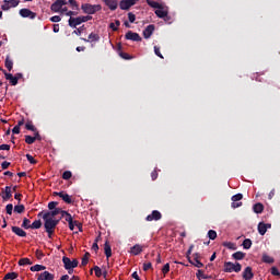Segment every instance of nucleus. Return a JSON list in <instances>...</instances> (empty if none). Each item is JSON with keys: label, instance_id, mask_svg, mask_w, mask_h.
I'll return each instance as SVG.
<instances>
[{"label": "nucleus", "instance_id": "f257e3e1", "mask_svg": "<svg viewBox=\"0 0 280 280\" xmlns=\"http://www.w3.org/2000/svg\"><path fill=\"white\" fill-rule=\"evenodd\" d=\"M81 10L84 14L94 15L97 12H101L103 10V7L101 4L83 3L81 5Z\"/></svg>", "mask_w": 280, "mask_h": 280}, {"label": "nucleus", "instance_id": "f03ea898", "mask_svg": "<svg viewBox=\"0 0 280 280\" xmlns=\"http://www.w3.org/2000/svg\"><path fill=\"white\" fill-rule=\"evenodd\" d=\"M43 220L45 221L44 228H45L46 233H51V231H55L60 222L59 220H56L54 218H48V217L43 218Z\"/></svg>", "mask_w": 280, "mask_h": 280}, {"label": "nucleus", "instance_id": "7ed1b4c3", "mask_svg": "<svg viewBox=\"0 0 280 280\" xmlns=\"http://www.w3.org/2000/svg\"><path fill=\"white\" fill-rule=\"evenodd\" d=\"M62 264L66 270H73L74 268H78L79 260H77V258L71 260V258H68V256H63Z\"/></svg>", "mask_w": 280, "mask_h": 280}, {"label": "nucleus", "instance_id": "20e7f679", "mask_svg": "<svg viewBox=\"0 0 280 280\" xmlns=\"http://www.w3.org/2000/svg\"><path fill=\"white\" fill-rule=\"evenodd\" d=\"M224 272L231 273V272H240L242 270V265L240 262H224Z\"/></svg>", "mask_w": 280, "mask_h": 280}, {"label": "nucleus", "instance_id": "39448f33", "mask_svg": "<svg viewBox=\"0 0 280 280\" xmlns=\"http://www.w3.org/2000/svg\"><path fill=\"white\" fill-rule=\"evenodd\" d=\"M68 5V1L67 0H56L51 5H50V10L54 13H60L62 8Z\"/></svg>", "mask_w": 280, "mask_h": 280}, {"label": "nucleus", "instance_id": "423d86ee", "mask_svg": "<svg viewBox=\"0 0 280 280\" xmlns=\"http://www.w3.org/2000/svg\"><path fill=\"white\" fill-rule=\"evenodd\" d=\"M19 14L23 19H30V20H35L37 18V13L33 12L32 10L27 8H23L19 11Z\"/></svg>", "mask_w": 280, "mask_h": 280}, {"label": "nucleus", "instance_id": "0eeeda50", "mask_svg": "<svg viewBox=\"0 0 280 280\" xmlns=\"http://www.w3.org/2000/svg\"><path fill=\"white\" fill-rule=\"evenodd\" d=\"M138 0H121L119 8L122 11H129L132 7L137 4Z\"/></svg>", "mask_w": 280, "mask_h": 280}, {"label": "nucleus", "instance_id": "6e6552de", "mask_svg": "<svg viewBox=\"0 0 280 280\" xmlns=\"http://www.w3.org/2000/svg\"><path fill=\"white\" fill-rule=\"evenodd\" d=\"M0 196L3 201H9L13 195H12V187L11 186H5L4 188H1Z\"/></svg>", "mask_w": 280, "mask_h": 280}, {"label": "nucleus", "instance_id": "1a4fd4ad", "mask_svg": "<svg viewBox=\"0 0 280 280\" xmlns=\"http://www.w3.org/2000/svg\"><path fill=\"white\" fill-rule=\"evenodd\" d=\"M125 38L127 40H131V42H136V43L142 42V37L140 36V34L132 32V31H128L125 35Z\"/></svg>", "mask_w": 280, "mask_h": 280}, {"label": "nucleus", "instance_id": "9d476101", "mask_svg": "<svg viewBox=\"0 0 280 280\" xmlns=\"http://www.w3.org/2000/svg\"><path fill=\"white\" fill-rule=\"evenodd\" d=\"M84 23L83 16H77V18H69L68 24L71 28H77L81 24Z\"/></svg>", "mask_w": 280, "mask_h": 280}, {"label": "nucleus", "instance_id": "9b49d317", "mask_svg": "<svg viewBox=\"0 0 280 280\" xmlns=\"http://www.w3.org/2000/svg\"><path fill=\"white\" fill-rule=\"evenodd\" d=\"M163 218V214L159 210H153L150 214L145 217L148 222L160 221Z\"/></svg>", "mask_w": 280, "mask_h": 280}, {"label": "nucleus", "instance_id": "f8f14e48", "mask_svg": "<svg viewBox=\"0 0 280 280\" xmlns=\"http://www.w3.org/2000/svg\"><path fill=\"white\" fill-rule=\"evenodd\" d=\"M144 248H148V245H133L132 247H130V254L133 256H139L140 254L143 253Z\"/></svg>", "mask_w": 280, "mask_h": 280}, {"label": "nucleus", "instance_id": "ddd939ff", "mask_svg": "<svg viewBox=\"0 0 280 280\" xmlns=\"http://www.w3.org/2000/svg\"><path fill=\"white\" fill-rule=\"evenodd\" d=\"M54 196H58L61 198L67 205H71L73 202L71 196L65 191H54Z\"/></svg>", "mask_w": 280, "mask_h": 280}, {"label": "nucleus", "instance_id": "4468645a", "mask_svg": "<svg viewBox=\"0 0 280 280\" xmlns=\"http://www.w3.org/2000/svg\"><path fill=\"white\" fill-rule=\"evenodd\" d=\"M3 74L5 80H8L12 86H16L19 84L18 77H14L12 73H8L5 70H3Z\"/></svg>", "mask_w": 280, "mask_h": 280}, {"label": "nucleus", "instance_id": "2eb2a0df", "mask_svg": "<svg viewBox=\"0 0 280 280\" xmlns=\"http://www.w3.org/2000/svg\"><path fill=\"white\" fill-rule=\"evenodd\" d=\"M81 40L84 43H98L101 40V36L96 33L89 34V38L81 37Z\"/></svg>", "mask_w": 280, "mask_h": 280}, {"label": "nucleus", "instance_id": "dca6fc26", "mask_svg": "<svg viewBox=\"0 0 280 280\" xmlns=\"http://www.w3.org/2000/svg\"><path fill=\"white\" fill-rule=\"evenodd\" d=\"M60 212H61V208L51 209V211H46V212L43 214V219H48V218L54 219L55 217L59 215Z\"/></svg>", "mask_w": 280, "mask_h": 280}, {"label": "nucleus", "instance_id": "f3484780", "mask_svg": "<svg viewBox=\"0 0 280 280\" xmlns=\"http://www.w3.org/2000/svg\"><path fill=\"white\" fill-rule=\"evenodd\" d=\"M152 34H154V24H150L144 28L143 31L144 39H150V37H152Z\"/></svg>", "mask_w": 280, "mask_h": 280}, {"label": "nucleus", "instance_id": "a211bd4d", "mask_svg": "<svg viewBox=\"0 0 280 280\" xmlns=\"http://www.w3.org/2000/svg\"><path fill=\"white\" fill-rule=\"evenodd\" d=\"M37 280H55V275L50 271H43L38 275Z\"/></svg>", "mask_w": 280, "mask_h": 280}, {"label": "nucleus", "instance_id": "6ab92c4d", "mask_svg": "<svg viewBox=\"0 0 280 280\" xmlns=\"http://www.w3.org/2000/svg\"><path fill=\"white\" fill-rule=\"evenodd\" d=\"M242 277L244 280H252L254 278L253 269L252 267H245Z\"/></svg>", "mask_w": 280, "mask_h": 280}, {"label": "nucleus", "instance_id": "aec40b11", "mask_svg": "<svg viewBox=\"0 0 280 280\" xmlns=\"http://www.w3.org/2000/svg\"><path fill=\"white\" fill-rule=\"evenodd\" d=\"M11 231H12V233L18 235L19 237H26L27 236V232H25V230H22V228H16V225H13L11 228Z\"/></svg>", "mask_w": 280, "mask_h": 280}, {"label": "nucleus", "instance_id": "412c9836", "mask_svg": "<svg viewBox=\"0 0 280 280\" xmlns=\"http://www.w3.org/2000/svg\"><path fill=\"white\" fill-rule=\"evenodd\" d=\"M110 11L118 9V2L116 0H102Z\"/></svg>", "mask_w": 280, "mask_h": 280}, {"label": "nucleus", "instance_id": "4be33fe9", "mask_svg": "<svg viewBox=\"0 0 280 280\" xmlns=\"http://www.w3.org/2000/svg\"><path fill=\"white\" fill-rule=\"evenodd\" d=\"M104 253L107 259H109L113 256V249L109 241H105L104 243Z\"/></svg>", "mask_w": 280, "mask_h": 280}, {"label": "nucleus", "instance_id": "5701e85b", "mask_svg": "<svg viewBox=\"0 0 280 280\" xmlns=\"http://www.w3.org/2000/svg\"><path fill=\"white\" fill-rule=\"evenodd\" d=\"M13 66H14V62L13 60L10 58V56H7L5 57V61H4V67L5 69L11 72L13 70Z\"/></svg>", "mask_w": 280, "mask_h": 280}, {"label": "nucleus", "instance_id": "b1692460", "mask_svg": "<svg viewBox=\"0 0 280 280\" xmlns=\"http://www.w3.org/2000/svg\"><path fill=\"white\" fill-rule=\"evenodd\" d=\"M155 15L159 19H165L167 18V10H163V8H158V10H155Z\"/></svg>", "mask_w": 280, "mask_h": 280}, {"label": "nucleus", "instance_id": "393cba45", "mask_svg": "<svg viewBox=\"0 0 280 280\" xmlns=\"http://www.w3.org/2000/svg\"><path fill=\"white\" fill-rule=\"evenodd\" d=\"M19 278V273H16V271H11L9 273H5V276L3 277V280H15Z\"/></svg>", "mask_w": 280, "mask_h": 280}, {"label": "nucleus", "instance_id": "a878e982", "mask_svg": "<svg viewBox=\"0 0 280 280\" xmlns=\"http://www.w3.org/2000/svg\"><path fill=\"white\" fill-rule=\"evenodd\" d=\"M46 269H47V267H45V265H33V267H30V270L32 272H39V271H43Z\"/></svg>", "mask_w": 280, "mask_h": 280}, {"label": "nucleus", "instance_id": "bb28decb", "mask_svg": "<svg viewBox=\"0 0 280 280\" xmlns=\"http://www.w3.org/2000/svg\"><path fill=\"white\" fill-rule=\"evenodd\" d=\"M25 129L32 132H36L37 128L35 127V125L33 124V120H27L25 122Z\"/></svg>", "mask_w": 280, "mask_h": 280}, {"label": "nucleus", "instance_id": "cd10ccee", "mask_svg": "<svg viewBox=\"0 0 280 280\" xmlns=\"http://www.w3.org/2000/svg\"><path fill=\"white\" fill-rule=\"evenodd\" d=\"M253 209L255 213L260 214L264 211V205L261 202H257L253 206Z\"/></svg>", "mask_w": 280, "mask_h": 280}, {"label": "nucleus", "instance_id": "c85d7f7f", "mask_svg": "<svg viewBox=\"0 0 280 280\" xmlns=\"http://www.w3.org/2000/svg\"><path fill=\"white\" fill-rule=\"evenodd\" d=\"M267 232V225L265 222H259L258 223V233L262 236Z\"/></svg>", "mask_w": 280, "mask_h": 280}, {"label": "nucleus", "instance_id": "c756f323", "mask_svg": "<svg viewBox=\"0 0 280 280\" xmlns=\"http://www.w3.org/2000/svg\"><path fill=\"white\" fill-rule=\"evenodd\" d=\"M196 277L198 280H202V279H211V276H207L205 275V271L202 269H198Z\"/></svg>", "mask_w": 280, "mask_h": 280}, {"label": "nucleus", "instance_id": "7c9ffc66", "mask_svg": "<svg viewBox=\"0 0 280 280\" xmlns=\"http://www.w3.org/2000/svg\"><path fill=\"white\" fill-rule=\"evenodd\" d=\"M19 266H32L33 262L31 260V258H20V260L18 261Z\"/></svg>", "mask_w": 280, "mask_h": 280}, {"label": "nucleus", "instance_id": "2f4dec72", "mask_svg": "<svg viewBox=\"0 0 280 280\" xmlns=\"http://www.w3.org/2000/svg\"><path fill=\"white\" fill-rule=\"evenodd\" d=\"M42 226H43V222L40 219L33 221L31 224L32 230H39L42 229Z\"/></svg>", "mask_w": 280, "mask_h": 280}, {"label": "nucleus", "instance_id": "473e14b6", "mask_svg": "<svg viewBox=\"0 0 280 280\" xmlns=\"http://www.w3.org/2000/svg\"><path fill=\"white\" fill-rule=\"evenodd\" d=\"M90 257H91L90 252H85L84 256L82 257V261H81L82 267L88 266Z\"/></svg>", "mask_w": 280, "mask_h": 280}, {"label": "nucleus", "instance_id": "72a5a7b5", "mask_svg": "<svg viewBox=\"0 0 280 280\" xmlns=\"http://www.w3.org/2000/svg\"><path fill=\"white\" fill-rule=\"evenodd\" d=\"M13 211L15 213L22 214L25 212V206L24 205H15Z\"/></svg>", "mask_w": 280, "mask_h": 280}, {"label": "nucleus", "instance_id": "f704fd0d", "mask_svg": "<svg viewBox=\"0 0 280 280\" xmlns=\"http://www.w3.org/2000/svg\"><path fill=\"white\" fill-rule=\"evenodd\" d=\"M23 229L25 230H30L32 229V225H31V220L28 218H23V222H22V225H21Z\"/></svg>", "mask_w": 280, "mask_h": 280}, {"label": "nucleus", "instance_id": "c9c22d12", "mask_svg": "<svg viewBox=\"0 0 280 280\" xmlns=\"http://www.w3.org/2000/svg\"><path fill=\"white\" fill-rule=\"evenodd\" d=\"M245 255H246V254H244V252H235V253L232 255V257H233V259H235V260H242V259H244Z\"/></svg>", "mask_w": 280, "mask_h": 280}, {"label": "nucleus", "instance_id": "e433bc0d", "mask_svg": "<svg viewBox=\"0 0 280 280\" xmlns=\"http://www.w3.org/2000/svg\"><path fill=\"white\" fill-rule=\"evenodd\" d=\"M261 260L265 264H273L275 262L273 258H271V256H268V254H264Z\"/></svg>", "mask_w": 280, "mask_h": 280}, {"label": "nucleus", "instance_id": "4c0bfd02", "mask_svg": "<svg viewBox=\"0 0 280 280\" xmlns=\"http://www.w3.org/2000/svg\"><path fill=\"white\" fill-rule=\"evenodd\" d=\"M7 3L9 4L10 9H14L20 5L21 1L20 0H8Z\"/></svg>", "mask_w": 280, "mask_h": 280}, {"label": "nucleus", "instance_id": "58836bf2", "mask_svg": "<svg viewBox=\"0 0 280 280\" xmlns=\"http://www.w3.org/2000/svg\"><path fill=\"white\" fill-rule=\"evenodd\" d=\"M119 57L124 60H132L133 59V57L130 54L125 52V51H119Z\"/></svg>", "mask_w": 280, "mask_h": 280}, {"label": "nucleus", "instance_id": "ea45409f", "mask_svg": "<svg viewBox=\"0 0 280 280\" xmlns=\"http://www.w3.org/2000/svg\"><path fill=\"white\" fill-rule=\"evenodd\" d=\"M36 141H35V138L31 135H25V143L28 144V145H32L34 144Z\"/></svg>", "mask_w": 280, "mask_h": 280}, {"label": "nucleus", "instance_id": "a19ab883", "mask_svg": "<svg viewBox=\"0 0 280 280\" xmlns=\"http://www.w3.org/2000/svg\"><path fill=\"white\" fill-rule=\"evenodd\" d=\"M147 3L149 7H151L153 9H161V3L156 2V1L147 0Z\"/></svg>", "mask_w": 280, "mask_h": 280}, {"label": "nucleus", "instance_id": "79ce46f5", "mask_svg": "<svg viewBox=\"0 0 280 280\" xmlns=\"http://www.w3.org/2000/svg\"><path fill=\"white\" fill-rule=\"evenodd\" d=\"M68 3L70 4L73 11H79V4L77 0H69Z\"/></svg>", "mask_w": 280, "mask_h": 280}, {"label": "nucleus", "instance_id": "37998d69", "mask_svg": "<svg viewBox=\"0 0 280 280\" xmlns=\"http://www.w3.org/2000/svg\"><path fill=\"white\" fill-rule=\"evenodd\" d=\"M208 237L211 240V241H214L215 238H218V232L215 230H209L208 232Z\"/></svg>", "mask_w": 280, "mask_h": 280}, {"label": "nucleus", "instance_id": "c03bdc74", "mask_svg": "<svg viewBox=\"0 0 280 280\" xmlns=\"http://www.w3.org/2000/svg\"><path fill=\"white\" fill-rule=\"evenodd\" d=\"M93 270H94L95 277L101 278L103 276V271L101 267H97V265L93 267Z\"/></svg>", "mask_w": 280, "mask_h": 280}, {"label": "nucleus", "instance_id": "a18cd8bd", "mask_svg": "<svg viewBox=\"0 0 280 280\" xmlns=\"http://www.w3.org/2000/svg\"><path fill=\"white\" fill-rule=\"evenodd\" d=\"M72 176H73V174H72L71 171H65V172L62 173V179H65V180L71 179Z\"/></svg>", "mask_w": 280, "mask_h": 280}, {"label": "nucleus", "instance_id": "49530a36", "mask_svg": "<svg viewBox=\"0 0 280 280\" xmlns=\"http://www.w3.org/2000/svg\"><path fill=\"white\" fill-rule=\"evenodd\" d=\"M26 160L30 162V164L32 165H36L37 164V160L30 153H26Z\"/></svg>", "mask_w": 280, "mask_h": 280}, {"label": "nucleus", "instance_id": "de8ad7c7", "mask_svg": "<svg viewBox=\"0 0 280 280\" xmlns=\"http://www.w3.org/2000/svg\"><path fill=\"white\" fill-rule=\"evenodd\" d=\"M242 199H243V195H242L241 192L233 195L232 198H231V200H232L233 202H238V201H241Z\"/></svg>", "mask_w": 280, "mask_h": 280}, {"label": "nucleus", "instance_id": "09e8293b", "mask_svg": "<svg viewBox=\"0 0 280 280\" xmlns=\"http://www.w3.org/2000/svg\"><path fill=\"white\" fill-rule=\"evenodd\" d=\"M13 209H14L13 203H8V205L5 206V212H7V214L12 215V214H13Z\"/></svg>", "mask_w": 280, "mask_h": 280}, {"label": "nucleus", "instance_id": "8fccbe9b", "mask_svg": "<svg viewBox=\"0 0 280 280\" xmlns=\"http://www.w3.org/2000/svg\"><path fill=\"white\" fill-rule=\"evenodd\" d=\"M1 10L7 12L11 10L10 4L8 3V0H3V4H1Z\"/></svg>", "mask_w": 280, "mask_h": 280}, {"label": "nucleus", "instance_id": "3c124183", "mask_svg": "<svg viewBox=\"0 0 280 280\" xmlns=\"http://www.w3.org/2000/svg\"><path fill=\"white\" fill-rule=\"evenodd\" d=\"M252 246V241L250 238H245V241H243V247L244 249H249Z\"/></svg>", "mask_w": 280, "mask_h": 280}, {"label": "nucleus", "instance_id": "603ef678", "mask_svg": "<svg viewBox=\"0 0 280 280\" xmlns=\"http://www.w3.org/2000/svg\"><path fill=\"white\" fill-rule=\"evenodd\" d=\"M36 259L42 260L45 257L44 252L42 249H36L35 252Z\"/></svg>", "mask_w": 280, "mask_h": 280}, {"label": "nucleus", "instance_id": "864d4df0", "mask_svg": "<svg viewBox=\"0 0 280 280\" xmlns=\"http://www.w3.org/2000/svg\"><path fill=\"white\" fill-rule=\"evenodd\" d=\"M58 206H59L58 201H49L48 202V209L49 210H55V209H57Z\"/></svg>", "mask_w": 280, "mask_h": 280}, {"label": "nucleus", "instance_id": "5fc2aeb1", "mask_svg": "<svg viewBox=\"0 0 280 280\" xmlns=\"http://www.w3.org/2000/svg\"><path fill=\"white\" fill-rule=\"evenodd\" d=\"M223 246L226 247V248H229V249H231V250H235V249H236L235 243H229V242H226V243H223Z\"/></svg>", "mask_w": 280, "mask_h": 280}, {"label": "nucleus", "instance_id": "6e6d98bb", "mask_svg": "<svg viewBox=\"0 0 280 280\" xmlns=\"http://www.w3.org/2000/svg\"><path fill=\"white\" fill-rule=\"evenodd\" d=\"M128 20L131 24H133L137 21V15L132 12L128 13Z\"/></svg>", "mask_w": 280, "mask_h": 280}, {"label": "nucleus", "instance_id": "4d7b16f0", "mask_svg": "<svg viewBox=\"0 0 280 280\" xmlns=\"http://www.w3.org/2000/svg\"><path fill=\"white\" fill-rule=\"evenodd\" d=\"M154 54L158 56L160 59H163V54H161V47L154 46Z\"/></svg>", "mask_w": 280, "mask_h": 280}, {"label": "nucleus", "instance_id": "13d9d810", "mask_svg": "<svg viewBox=\"0 0 280 280\" xmlns=\"http://www.w3.org/2000/svg\"><path fill=\"white\" fill-rule=\"evenodd\" d=\"M61 16L60 15H54V16H51L50 19H49V21L51 22V23H60L61 22Z\"/></svg>", "mask_w": 280, "mask_h": 280}, {"label": "nucleus", "instance_id": "bf43d9fd", "mask_svg": "<svg viewBox=\"0 0 280 280\" xmlns=\"http://www.w3.org/2000/svg\"><path fill=\"white\" fill-rule=\"evenodd\" d=\"M33 138L35 139V141H42L43 140V137L39 133L38 129H36V131H34Z\"/></svg>", "mask_w": 280, "mask_h": 280}, {"label": "nucleus", "instance_id": "052dcab7", "mask_svg": "<svg viewBox=\"0 0 280 280\" xmlns=\"http://www.w3.org/2000/svg\"><path fill=\"white\" fill-rule=\"evenodd\" d=\"M83 31H84V25H82L81 27L74 30V31L72 32V34H74V35H77V36H81L82 33H83Z\"/></svg>", "mask_w": 280, "mask_h": 280}, {"label": "nucleus", "instance_id": "680f3d73", "mask_svg": "<svg viewBox=\"0 0 280 280\" xmlns=\"http://www.w3.org/2000/svg\"><path fill=\"white\" fill-rule=\"evenodd\" d=\"M170 272V262H166L162 268V273L167 275Z\"/></svg>", "mask_w": 280, "mask_h": 280}, {"label": "nucleus", "instance_id": "e2e57ef3", "mask_svg": "<svg viewBox=\"0 0 280 280\" xmlns=\"http://www.w3.org/2000/svg\"><path fill=\"white\" fill-rule=\"evenodd\" d=\"M195 262L192 266L197 267V268H202L205 267V265L202 262H200V260H198V258H194Z\"/></svg>", "mask_w": 280, "mask_h": 280}, {"label": "nucleus", "instance_id": "0e129e2a", "mask_svg": "<svg viewBox=\"0 0 280 280\" xmlns=\"http://www.w3.org/2000/svg\"><path fill=\"white\" fill-rule=\"evenodd\" d=\"M11 150V145L10 144H0V151H10Z\"/></svg>", "mask_w": 280, "mask_h": 280}, {"label": "nucleus", "instance_id": "69168bd1", "mask_svg": "<svg viewBox=\"0 0 280 280\" xmlns=\"http://www.w3.org/2000/svg\"><path fill=\"white\" fill-rule=\"evenodd\" d=\"M152 269V262H143V271H148Z\"/></svg>", "mask_w": 280, "mask_h": 280}, {"label": "nucleus", "instance_id": "338daca9", "mask_svg": "<svg viewBox=\"0 0 280 280\" xmlns=\"http://www.w3.org/2000/svg\"><path fill=\"white\" fill-rule=\"evenodd\" d=\"M242 206V201H232L231 207L233 209L240 208Z\"/></svg>", "mask_w": 280, "mask_h": 280}, {"label": "nucleus", "instance_id": "774afa93", "mask_svg": "<svg viewBox=\"0 0 280 280\" xmlns=\"http://www.w3.org/2000/svg\"><path fill=\"white\" fill-rule=\"evenodd\" d=\"M271 275L275 277H277L279 275L277 267H271Z\"/></svg>", "mask_w": 280, "mask_h": 280}]
</instances>
